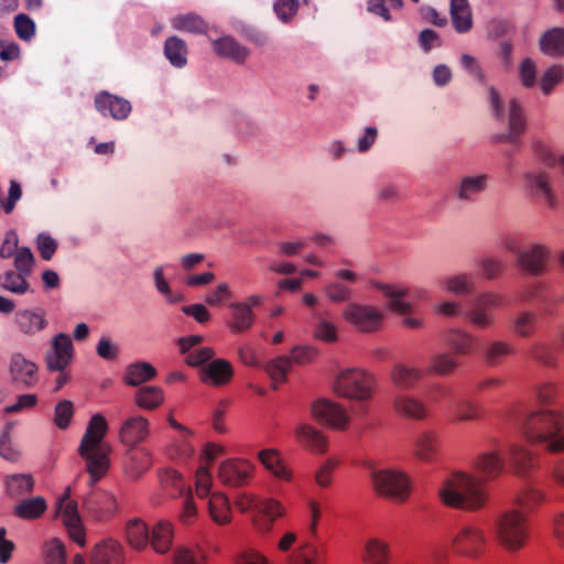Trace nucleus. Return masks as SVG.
I'll return each instance as SVG.
<instances>
[{
	"instance_id": "obj_1",
	"label": "nucleus",
	"mask_w": 564,
	"mask_h": 564,
	"mask_svg": "<svg viewBox=\"0 0 564 564\" xmlns=\"http://www.w3.org/2000/svg\"><path fill=\"white\" fill-rule=\"evenodd\" d=\"M438 498L448 508L474 513L487 507L489 492L476 475L455 471L442 482Z\"/></svg>"
},
{
	"instance_id": "obj_2",
	"label": "nucleus",
	"mask_w": 564,
	"mask_h": 564,
	"mask_svg": "<svg viewBox=\"0 0 564 564\" xmlns=\"http://www.w3.org/2000/svg\"><path fill=\"white\" fill-rule=\"evenodd\" d=\"M519 430L531 445H542L549 454L564 453V414L552 409L530 411Z\"/></svg>"
},
{
	"instance_id": "obj_3",
	"label": "nucleus",
	"mask_w": 564,
	"mask_h": 564,
	"mask_svg": "<svg viewBox=\"0 0 564 564\" xmlns=\"http://www.w3.org/2000/svg\"><path fill=\"white\" fill-rule=\"evenodd\" d=\"M496 536L499 544L508 552L524 549L531 536L529 517L518 509L503 511L496 521Z\"/></svg>"
},
{
	"instance_id": "obj_4",
	"label": "nucleus",
	"mask_w": 564,
	"mask_h": 564,
	"mask_svg": "<svg viewBox=\"0 0 564 564\" xmlns=\"http://www.w3.org/2000/svg\"><path fill=\"white\" fill-rule=\"evenodd\" d=\"M378 381L373 373L361 368L341 370L333 383L334 393L340 398L367 402L377 392Z\"/></svg>"
},
{
	"instance_id": "obj_5",
	"label": "nucleus",
	"mask_w": 564,
	"mask_h": 564,
	"mask_svg": "<svg viewBox=\"0 0 564 564\" xmlns=\"http://www.w3.org/2000/svg\"><path fill=\"white\" fill-rule=\"evenodd\" d=\"M488 542V535L480 524L466 522L455 529L449 546L456 556L476 561L485 556Z\"/></svg>"
},
{
	"instance_id": "obj_6",
	"label": "nucleus",
	"mask_w": 564,
	"mask_h": 564,
	"mask_svg": "<svg viewBox=\"0 0 564 564\" xmlns=\"http://www.w3.org/2000/svg\"><path fill=\"white\" fill-rule=\"evenodd\" d=\"M489 110L492 117L499 121L508 119L509 130L512 135L519 137L527 129V117L521 101L512 97L505 107L501 94L494 86L487 87Z\"/></svg>"
},
{
	"instance_id": "obj_7",
	"label": "nucleus",
	"mask_w": 564,
	"mask_h": 564,
	"mask_svg": "<svg viewBox=\"0 0 564 564\" xmlns=\"http://www.w3.org/2000/svg\"><path fill=\"white\" fill-rule=\"evenodd\" d=\"M372 485L378 495L399 502H404L411 492L409 477L397 470L373 471Z\"/></svg>"
},
{
	"instance_id": "obj_8",
	"label": "nucleus",
	"mask_w": 564,
	"mask_h": 564,
	"mask_svg": "<svg viewBox=\"0 0 564 564\" xmlns=\"http://www.w3.org/2000/svg\"><path fill=\"white\" fill-rule=\"evenodd\" d=\"M55 517L61 520L69 538L83 546L86 538L85 528L78 512L77 501L70 498L69 487L65 489L64 494L57 500Z\"/></svg>"
},
{
	"instance_id": "obj_9",
	"label": "nucleus",
	"mask_w": 564,
	"mask_h": 564,
	"mask_svg": "<svg viewBox=\"0 0 564 564\" xmlns=\"http://www.w3.org/2000/svg\"><path fill=\"white\" fill-rule=\"evenodd\" d=\"M254 465L245 458H228L218 466L217 478L227 487L248 486L254 477Z\"/></svg>"
},
{
	"instance_id": "obj_10",
	"label": "nucleus",
	"mask_w": 564,
	"mask_h": 564,
	"mask_svg": "<svg viewBox=\"0 0 564 564\" xmlns=\"http://www.w3.org/2000/svg\"><path fill=\"white\" fill-rule=\"evenodd\" d=\"M311 415L316 422L327 424L337 431L347 430L350 422L344 406L326 399H318L312 403Z\"/></svg>"
},
{
	"instance_id": "obj_11",
	"label": "nucleus",
	"mask_w": 564,
	"mask_h": 564,
	"mask_svg": "<svg viewBox=\"0 0 564 564\" xmlns=\"http://www.w3.org/2000/svg\"><path fill=\"white\" fill-rule=\"evenodd\" d=\"M343 318L358 330L371 333L380 328L383 314L373 306L350 303L344 310Z\"/></svg>"
},
{
	"instance_id": "obj_12",
	"label": "nucleus",
	"mask_w": 564,
	"mask_h": 564,
	"mask_svg": "<svg viewBox=\"0 0 564 564\" xmlns=\"http://www.w3.org/2000/svg\"><path fill=\"white\" fill-rule=\"evenodd\" d=\"M391 405L393 413L402 420L421 422L431 416L429 406L412 394L397 393Z\"/></svg>"
},
{
	"instance_id": "obj_13",
	"label": "nucleus",
	"mask_w": 564,
	"mask_h": 564,
	"mask_svg": "<svg viewBox=\"0 0 564 564\" xmlns=\"http://www.w3.org/2000/svg\"><path fill=\"white\" fill-rule=\"evenodd\" d=\"M74 347L67 334L59 333L52 339L51 347L45 356V364L50 371H64L70 364Z\"/></svg>"
},
{
	"instance_id": "obj_14",
	"label": "nucleus",
	"mask_w": 564,
	"mask_h": 564,
	"mask_svg": "<svg viewBox=\"0 0 564 564\" xmlns=\"http://www.w3.org/2000/svg\"><path fill=\"white\" fill-rule=\"evenodd\" d=\"M473 468L484 482L492 481L502 475L506 468L505 457L498 449L481 452L475 457Z\"/></svg>"
},
{
	"instance_id": "obj_15",
	"label": "nucleus",
	"mask_w": 564,
	"mask_h": 564,
	"mask_svg": "<svg viewBox=\"0 0 564 564\" xmlns=\"http://www.w3.org/2000/svg\"><path fill=\"white\" fill-rule=\"evenodd\" d=\"M85 508L89 516L97 521H110L118 511L116 497L107 491L91 494L85 501Z\"/></svg>"
},
{
	"instance_id": "obj_16",
	"label": "nucleus",
	"mask_w": 564,
	"mask_h": 564,
	"mask_svg": "<svg viewBox=\"0 0 564 564\" xmlns=\"http://www.w3.org/2000/svg\"><path fill=\"white\" fill-rule=\"evenodd\" d=\"M525 183L531 193L550 209H555L558 206V198L549 174L544 172L528 173Z\"/></svg>"
},
{
	"instance_id": "obj_17",
	"label": "nucleus",
	"mask_w": 564,
	"mask_h": 564,
	"mask_svg": "<svg viewBox=\"0 0 564 564\" xmlns=\"http://www.w3.org/2000/svg\"><path fill=\"white\" fill-rule=\"evenodd\" d=\"M95 106L101 116L110 117L115 120L127 119L132 110L129 100L107 91H101L96 95Z\"/></svg>"
},
{
	"instance_id": "obj_18",
	"label": "nucleus",
	"mask_w": 564,
	"mask_h": 564,
	"mask_svg": "<svg viewBox=\"0 0 564 564\" xmlns=\"http://www.w3.org/2000/svg\"><path fill=\"white\" fill-rule=\"evenodd\" d=\"M150 435V423L142 415L129 416L121 423L119 438L127 446L135 447Z\"/></svg>"
},
{
	"instance_id": "obj_19",
	"label": "nucleus",
	"mask_w": 564,
	"mask_h": 564,
	"mask_svg": "<svg viewBox=\"0 0 564 564\" xmlns=\"http://www.w3.org/2000/svg\"><path fill=\"white\" fill-rule=\"evenodd\" d=\"M234 368L231 364L223 358L212 360L199 370V379L210 387H224L231 382Z\"/></svg>"
},
{
	"instance_id": "obj_20",
	"label": "nucleus",
	"mask_w": 564,
	"mask_h": 564,
	"mask_svg": "<svg viewBox=\"0 0 564 564\" xmlns=\"http://www.w3.org/2000/svg\"><path fill=\"white\" fill-rule=\"evenodd\" d=\"M296 442L312 454L322 455L328 451V437L314 426L302 423L295 431Z\"/></svg>"
},
{
	"instance_id": "obj_21",
	"label": "nucleus",
	"mask_w": 564,
	"mask_h": 564,
	"mask_svg": "<svg viewBox=\"0 0 564 564\" xmlns=\"http://www.w3.org/2000/svg\"><path fill=\"white\" fill-rule=\"evenodd\" d=\"M82 458L85 459L86 470L90 476V485L98 482L109 469V448L78 449Z\"/></svg>"
},
{
	"instance_id": "obj_22",
	"label": "nucleus",
	"mask_w": 564,
	"mask_h": 564,
	"mask_svg": "<svg viewBox=\"0 0 564 564\" xmlns=\"http://www.w3.org/2000/svg\"><path fill=\"white\" fill-rule=\"evenodd\" d=\"M509 464L517 476L524 477L538 466V456L522 444L508 447Z\"/></svg>"
},
{
	"instance_id": "obj_23",
	"label": "nucleus",
	"mask_w": 564,
	"mask_h": 564,
	"mask_svg": "<svg viewBox=\"0 0 564 564\" xmlns=\"http://www.w3.org/2000/svg\"><path fill=\"white\" fill-rule=\"evenodd\" d=\"M549 254L546 246L535 245L519 253L518 263L523 271L532 275H540L545 270Z\"/></svg>"
},
{
	"instance_id": "obj_24",
	"label": "nucleus",
	"mask_w": 564,
	"mask_h": 564,
	"mask_svg": "<svg viewBox=\"0 0 564 564\" xmlns=\"http://www.w3.org/2000/svg\"><path fill=\"white\" fill-rule=\"evenodd\" d=\"M212 45L218 56L230 59L237 64H243L250 55L249 48L241 45L230 35L212 40Z\"/></svg>"
},
{
	"instance_id": "obj_25",
	"label": "nucleus",
	"mask_w": 564,
	"mask_h": 564,
	"mask_svg": "<svg viewBox=\"0 0 564 564\" xmlns=\"http://www.w3.org/2000/svg\"><path fill=\"white\" fill-rule=\"evenodd\" d=\"M441 451V440L436 431L426 430L419 434L414 444V456L422 462H433Z\"/></svg>"
},
{
	"instance_id": "obj_26",
	"label": "nucleus",
	"mask_w": 564,
	"mask_h": 564,
	"mask_svg": "<svg viewBox=\"0 0 564 564\" xmlns=\"http://www.w3.org/2000/svg\"><path fill=\"white\" fill-rule=\"evenodd\" d=\"M108 431V423L101 414H95L87 426L85 435L82 440L79 449H95L107 447L101 442Z\"/></svg>"
},
{
	"instance_id": "obj_27",
	"label": "nucleus",
	"mask_w": 564,
	"mask_h": 564,
	"mask_svg": "<svg viewBox=\"0 0 564 564\" xmlns=\"http://www.w3.org/2000/svg\"><path fill=\"white\" fill-rule=\"evenodd\" d=\"M230 318L227 327L232 334H243L252 328L256 315L247 305L235 302L229 305Z\"/></svg>"
},
{
	"instance_id": "obj_28",
	"label": "nucleus",
	"mask_w": 564,
	"mask_h": 564,
	"mask_svg": "<svg viewBox=\"0 0 564 564\" xmlns=\"http://www.w3.org/2000/svg\"><path fill=\"white\" fill-rule=\"evenodd\" d=\"M12 379L24 386H33L37 381V366L23 355L15 354L10 364Z\"/></svg>"
},
{
	"instance_id": "obj_29",
	"label": "nucleus",
	"mask_w": 564,
	"mask_h": 564,
	"mask_svg": "<svg viewBox=\"0 0 564 564\" xmlns=\"http://www.w3.org/2000/svg\"><path fill=\"white\" fill-rule=\"evenodd\" d=\"M174 530L173 525L166 521L155 523L150 531L149 544L158 554H166L173 544Z\"/></svg>"
},
{
	"instance_id": "obj_30",
	"label": "nucleus",
	"mask_w": 564,
	"mask_h": 564,
	"mask_svg": "<svg viewBox=\"0 0 564 564\" xmlns=\"http://www.w3.org/2000/svg\"><path fill=\"white\" fill-rule=\"evenodd\" d=\"M449 15L457 33H467L473 28V13L468 0H451Z\"/></svg>"
},
{
	"instance_id": "obj_31",
	"label": "nucleus",
	"mask_w": 564,
	"mask_h": 564,
	"mask_svg": "<svg viewBox=\"0 0 564 564\" xmlns=\"http://www.w3.org/2000/svg\"><path fill=\"white\" fill-rule=\"evenodd\" d=\"M539 47L550 57L564 56V28L554 26L544 31L539 39Z\"/></svg>"
},
{
	"instance_id": "obj_32",
	"label": "nucleus",
	"mask_w": 564,
	"mask_h": 564,
	"mask_svg": "<svg viewBox=\"0 0 564 564\" xmlns=\"http://www.w3.org/2000/svg\"><path fill=\"white\" fill-rule=\"evenodd\" d=\"M127 543L135 551H144L149 545L150 530L141 519H131L124 527Z\"/></svg>"
},
{
	"instance_id": "obj_33",
	"label": "nucleus",
	"mask_w": 564,
	"mask_h": 564,
	"mask_svg": "<svg viewBox=\"0 0 564 564\" xmlns=\"http://www.w3.org/2000/svg\"><path fill=\"white\" fill-rule=\"evenodd\" d=\"M163 54L175 68H184L187 65L188 46L184 40L173 35L165 40Z\"/></svg>"
},
{
	"instance_id": "obj_34",
	"label": "nucleus",
	"mask_w": 564,
	"mask_h": 564,
	"mask_svg": "<svg viewBox=\"0 0 564 564\" xmlns=\"http://www.w3.org/2000/svg\"><path fill=\"white\" fill-rule=\"evenodd\" d=\"M122 549L116 541L109 540L95 546L91 564H122Z\"/></svg>"
},
{
	"instance_id": "obj_35",
	"label": "nucleus",
	"mask_w": 564,
	"mask_h": 564,
	"mask_svg": "<svg viewBox=\"0 0 564 564\" xmlns=\"http://www.w3.org/2000/svg\"><path fill=\"white\" fill-rule=\"evenodd\" d=\"M485 417V410L470 400H459L454 405L451 422L455 424L476 422Z\"/></svg>"
},
{
	"instance_id": "obj_36",
	"label": "nucleus",
	"mask_w": 564,
	"mask_h": 564,
	"mask_svg": "<svg viewBox=\"0 0 564 564\" xmlns=\"http://www.w3.org/2000/svg\"><path fill=\"white\" fill-rule=\"evenodd\" d=\"M208 512L212 520L218 525L231 522V508L228 497L223 492H214L208 500Z\"/></svg>"
},
{
	"instance_id": "obj_37",
	"label": "nucleus",
	"mask_w": 564,
	"mask_h": 564,
	"mask_svg": "<svg viewBox=\"0 0 564 564\" xmlns=\"http://www.w3.org/2000/svg\"><path fill=\"white\" fill-rule=\"evenodd\" d=\"M174 30L192 34H205L208 30L207 23L196 13H181L171 19Z\"/></svg>"
},
{
	"instance_id": "obj_38",
	"label": "nucleus",
	"mask_w": 564,
	"mask_h": 564,
	"mask_svg": "<svg viewBox=\"0 0 564 564\" xmlns=\"http://www.w3.org/2000/svg\"><path fill=\"white\" fill-rule=\"evenodd\" d=\"M534 395L539 404L549 406L564 398V384L554 381H542L535 386Z\"/></svg>"
},
{
	"instance_id": "obj_39",
	"label": "nucleus",
	"mask_w": 564,
	"mask_h": 564,
	"mask_svg": "<svg viewBox=\"0 0 564 564\" xmlns=\"http://www.w3.org/2000/svg\"><path fill=\"white\" fill-rule=\"evenodd\" d=\"M447 346L457 355H470L476 350L477 338L460 330H449L445 335Z\"/></svg>"
},
{
	"instance_id": "obj_40",
	"label": "nucleus",
	"mask_w": 564,
	"mask_h": 564,
	"mask_svg": "<svg viewBox=\"0 0 564 564\" xmlns=\"http://www.w3.org/2000/svg\"><path fill=\"white\" fill-rule=\"evenodd\" d=\"M390 379L395 387L409 390L422 379V371L417 368L399 364L391 369Z\"/></svg>"
},
{
	"instance_id": "obj_41",
	"label": "nucleus",
	"mask_w": 564,
	"mask_h": 564,
	"mask_svg": "<svg viewBox=\"0 0 564 564\" xmlns=\"http://www.w3.org/2000/svg\"><path fill=\"white\" fill-rule=\"evenodd\" d=\"M152 466V457L145 448H132L129 452L126 471L131 478H139Z\"/></svg>"
},
{
	"instance_id": "obj_42",
	"label": "nucleus",
	"mask_w": 564,
	"mask_h": 564,
	"mask_svg": "<svg viewBox=\"0 0 564 564\" xmlns=\"http://www.w3.org/2000/svg\"><path fill=\"white\" fill-rule=\"evenodd\" d=\"M390 561L389 544L380 539H371L365 545L362 562L365 564H388Z\"/></svg>"
},
{
	"instance_id": "obj_43",
	"label": "nucleus",
	"mask_w": 564,
	"mask_h": 564,
	"mask_svg": "<svg viewBox=\"0 0 564 564\" xmlns=\"http://www.w3.org/2000/svg\"><path fill=\"white\" fill-rule=\"evenodd\" d=\"M164 402V392L161 388L145 386L134 394V403L143 410H155Z\"/></svg>"
},
{
	"instance_id": "obj_44",
	"label": "nucleus",
	"mask_w": 564,
	"mask_h": 564,
	"mask_svg": "<svg viewBox=\"0 0 564 564\" xmlns=\"http://www.w3.org/2000/svg\"><path fill=\"white\" fill-rule=\"evenodd\" d=\"M373 286L382 291L389 297V307L399 314H406L411 310V305L402 300L408 294L403 288L383 283H373Z\"/></svg>"
},
{
	"instance_id": "obj_45",
	"label": "nucleus",
	"mask_w": 564,
	"mask_h": 564,
	"mask_svg": "<svg viewBox=\"0 0 564 564\" xmlns=\"http://www.w3.org/2000/svg\"><path fill=\"white\" fill-rule=\"evenodd\" d=\"M15 322L19 330L25 335H34L45 328L47 324L43 315L29 310L17 313Z\"/></svg>"
},
{
	"instance_id": "obj_46",
	"label": "nucleus",
	"mask_w": 564,
	"mask_h": 564,
	"mask_svg": "<svg viewBox=\"0 0 564 564\" xmlns=\"http://www.w3.org/2000/svg\"><path fill=\"white\" fill-rule=\"evenodd\" d=\"M291 366V359L285 356L276 357L265 365V372L272 380L273 389H278L279 384L286 382Z\"/></svg>"
},
{
	"instance_id": "obj_47",
	"label": "nucleus",
	"mask_w": 564,
	"mask_h": 564,
	"mask_svg": "<svg viewBox=\"0 0 564 564\" xmlns=\"http://www.w3.org/2000/svg\"><path fill=\"white\" fill-rule=\"evenodd\" d=\"M156 376L155 368L148 362H135L130 365L124 375V382L128 386H139L153 379Z\"/></svg>"
},
{
	"instance_id": "obj_48",
	"label": "nucleus",
	"mask_w": 564,
	"mask_h": 564,
	"mask_svg": "<svg viewBox=\"0 0 564 564\" xmlns=\"http://www.w3.org/2000/svg\"><path fill=\"white\" fill-rule=\"evenodd\" d=\"M47 506L45 499L42 497H34L19 502L14 507L13 513L24 520H33L40 518L46 510Z\"/></svg>"
},
{
	"instance_id": "obj_49",
	"label": "nucleus",
	"mask_w": 564,
	"mask_h": 564,
	"mask_svg": "<svg viewBox=\"0 0 564 564\" xmlns=\"http://www.w3.org/2000/svg\"><path fill=\"white\" fill-rule=\"evenodd\" d=\"M457 367V360L451 355L436 354L431 358L427 371L430 373L446 377L454 373Z\"/></svg>"
},
{
	"instance_id": "obj_50",
	"label": "nucleus",
	"mask_w": 564,
	"mask_h": 564,
	"mask_svg": "<svg viewBox=\"0 0 564 564\" xmlns=\"http://www.w3.org/2000/svg\"><path fill=\"white\" fill-rule=\"evenodd\" d=\"M545 499L544 492L538 488H527L518 492L516 503L521 511H531L540 506Z\"/></svg>"
},
{
	"instance_id": "obj_51",
	"label": "nucleus",
	"mask_w": 564,
	"mask_h": 564,
	"mask_svg": "<svg viewBox=\"0 0 564 564\" xmlns=\"http://www.w3.org/2000/svg\"><path fill=\"white\" fill-rule=\"evenodd\" d=\"M33 487L34 479L31 475H13L7 480L8 491L13 497L31 494Z\"/></svg>"
},
{
	"instance_id": "obj_52",
	"label": "nucleus",
	"mask_w": 564,
	"mask_h": 564,
	"mask_svg": "<svg viewBox=\"0 0 564 564\" xmlns=\"http://www.w3.org/2000/svg\"><path fill=\"white\" fill-rule=\"evenodd\" d=\"M26 275L28 274L18 270L8 271L3 275L2 288L17 294H24L30 286L26 281Z\"/></svg>"
},
{
	"instance_id": "obj_53",
	"label": "nucleus",
	"mask_w": 564,
	"mask_h": 564,
	"mask_svg": "<svg viewBox=\"0 0 564 564\" xmlns=\"http://www.w3.org/2000/svg\"><path fill=\"white\" fill-rule=\"evenodd\" d=\"M535 155L539 162L546 166H558L564 175V154H556L547 143H538Z\"/></svg>"
},
{
	"instance_id": "obj_54",
	"label": "nucleus",
	"mask_w": 564,
	"mask_h": 564,
	"mask_svg": "<svg viewBox=\"0 0 564 564\" xmlns=\"http://www.w3.org/2000/svg\"><path fill=\"white\" fill-rule=\"evenodd\" d=\"M564 77V67L561 65H552L542 74L540 86L543 94L549 95L553 88L561 83Z\"/></svg>"
},
{
	"instance_id": "obj_55",
	"label": "nucleus",
	"mask_w": 564,
	"mask_h": 564,
	"mask_svg": "<svg viewBox=\"0 0 564 564\" xmlns=\"http://www.w3.org/2000/svg\"><path fill=\"white\" fill-rule=\"evenodd\" d=\"M44 558L46 564H65L66 552L62 541L52 539L44 545Z\"/></svg>"
},
{
	"instance_id": "obj_56",
	"label": "nucleus",
	"mask_w": 564,
	"mask_h": 564,
	"mask_svg": "<svg viewBox=\"0 0 564 564\" xmlns=\"http://www.w3.org/2000/svg\"><path fill=\"white\" fill-rule=\"evenodd\" d=\"M459 63L462 68L475 80L480 84L486 83V75L479 61L475 56L470 54H463L459 58Z\"/></svg>"
},
{
	"instance_id": "obj_57",
	"label": "nucleus",
	"mask_w": 564,
	"mask_h": 564,
	"mask_svg": "<svg viewBox=\"0 0 564 564\" xmlns=\"http://www.w3.org/2000/svg\"><path fill=\"white\" fill-rule=\"evenodd\" d=\"M172 564H206V558L199 551L183 546L174 551Z\"/></svg>"
},
{
	"instance_id": "obj_58",
	"label": "nucleus",
	"mask_w": 564,
	"mask_h": 564,
	"mask_svg": "<svg viewBox=\"0 0 564 564\" xmlns=\"http://www.w3.org/2000/svg\"><path fill=\"white\" fill-rule=\"evenodd\" d=\"M161 481L171 496L182 495L186 489L184 478L176 470H166L162 475Z\"/></svg>"
},
{
	"instance_id": "obj_59",
	"label": "nucleus",
	"mask_w": 564,
	"mask_h": 564,
	"mask_svg": "<svg viewBox=\"0 0 564 564\" xmlns=\"http://www.w3.org/2000/svg\"><path fill=\"white\" fill-rule=\"evenodd\" d=\"M273 10L282 23H289L297 13L299 0H276Z\"/></svg>"
},
{
	"instance_id": "obj_60",
	"label": "nucleus",
	"mask_w": 564,
	"mask_h": 564,
	"mask_svg": "<svg viewBox=\"0 0 564 564\" xmlns=\"http://www.w3.org/2000/svg\"><path fill=\"white\" fill-rule=\"evenodd\" d=\"M536 317L533 313L523 312L514 321L513 329L522 337H530L535 332Z\"/></svg>"
},
{
	"instance_id": "obj_61",
	"label": "nucleus",
	"mask_w": 564,
	"mask_h": 564,
	"mask_svg": "<svg viewBox=\"0 0 564 564\" xmlns=\"http://www.w3.org/2000/svg\"><path fill=\"white\" fill-rule=\"evenodd\" d=\"M14 29L18 36L23 41H30L35 34L34 21L24 13L14 18Z\"/></svg>"
},
{
	"instance_id": "obj_62",
	"label": "nucleus",
	"mask_w": 564,
	"mask_h": 564,
	"mask_svg": "<svg viewBox=\"0 0 564 564\" xmlns=\"http://www.w3.org/2000/svg\"><path fill=\"white\" fill-rule=\"evenodd\" d=\"M235 564H272L269 558L253 547H245L235 557Z\"/></svg>"
},
{
	"instance_id": "obj_63",
	"label": "nucleus",
	"mask_w": 564,
	"mask_h": 564,
	"mask_svg": "<svg viewBox=\"0 0 564 564\" xmlns=\"http://www.w3.org/2000/svg\"><path fill=\"white\" fill-rule=\"evenodd\" d=\"M74 414L73 403L68 400L61 401L55 406L54 423L59 429H66Z\"/></svg>"
},
{
	"instance_id": "obj_64",
	"label": "nucleus",
	"mask_w": 564,
	"mask_h": 564,
	"mask_svg": "<svg viewBox=\"0 0 564 564\" xmlns=\"http://www.w3.org/2000/svg\"><path fill=\"white\" fill-rule=\"evenodd\" d=\"M338 466V460L335 458H328L325 460L315 474V481L322 488L330 486L333 480V473Z\"/></svg>"
}]
</instances>
